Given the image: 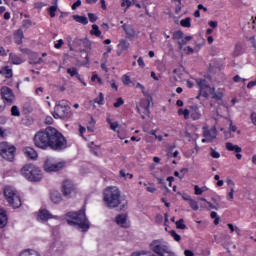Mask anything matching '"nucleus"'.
I'll return each instance as SVG.
<instances>
[{
  "label": "nucleus",
  "instance_id": "1",
  "mask_svg": "<svg viewBox=\"0 0 256 256\" xmlns=\"http://www.w3.org/2000/svg\"><path fill=\"white\" fill-rule=\"evenodd\" d=\"M33 144L41 151H64L67 149V138L57 128L48 126L35 133Z\"/></svg>",
  "mask_w": 256,
  "mask_h": 256
},
{
  "label": "nucleus",
  "instance_id": "2",
  "mask_svg": "<svg viewBox=\"0 0 256 256\" xmlns=\"http://www.w3.org/2000/svg\"><path fill=\"white\" fill-rule=\"evenodd\" d=\"M103 201L108 209L119 207L121 211L127 208V201L121 197V190L115 186L107 187L103 192Z\"/></svg>",
  "mask_w": 256,
  "mask_h": 256
},
{
  "label": "nucleus",
  "instance_id": "3",
  "mask_svg": "<svg viewBox=\"0 0 256 256\" xmlns=\"http://www.w3.org/2000/svg\"><path fill=\"white\" fill-rule=\"evenodd\" d=\"M66 222L68 225L75 227L77 225L79 229L85 233L89 231V220L87 219V215L85 214V208L80 209L77 212H68L66 213Z\"/></svg>",
  "mask_w": 256,
  "mask_h": 256
},
{
  "label": "nucleus",
  "instance_id": "4",
  "mask_svg": "<svg viewBox=\"0 0 256 256\" xmlns=\"http://www.w3.org/2000/svg\"><path fill=\"white\" fill-rule=\"evenodd\" d=\"M21 175L22 177H25L27 181H31L34 183H37L43 179V172H41V169L39 167L33 165V164H26L21 169Z\"/></svg>",
  "mask_w": 256,
  "mask_h": 256
},
{
  "label": "nucleus",
  "instance_id": "5",
  "mask_svg": "<svg viewBox=\"0 0 256 256\" xmlns=\"http://www.w3.org/2000/svg\"><path fill=\"white\" fill-rule=\"evenodd\" d=\"M4 197L9 207H12V209H19V207L23 205L19 192L11 186H6L4 188Z\"/></svg>",
  "mask_w": 256,
  "mask_h": 256
},
{
  "label": "nucleus",
  "instance_id": "6",
  "mask_svg": "<svg viewBox=\"0 0 256 256\" xmlns=\"http://www.w3.org/2000/svg\"><path fill=\"white\" fill-rule=\"evenodd\" d=\"M53 117L55 119H71L73 117L71 106H69L67 100H60L55 105Z\"/></svg>",
  "mask_w": 256,
  "mask_h": 256
},
{
  "label": "nucleus",
  "instance_id": "7",
  "mask_svg": "<svg viewBox=\"0 0 256 256\" xmlns=\"http://www.w3.org/2000/svg\"><path fill=\"white\" fill-rule=\"evenodd\" d=\"M15 153H17V148L8 142L0 143V156L5 161L13 162L15 161Z\"/></svg>",
  "mask_w": 256,
  "mask_h": 256
},
{
  "label": "nucleus",
  "instance_id": "8",
  "mask_svg": "<svg viewBox=\"0 0 256 256\" xmlns=\"http://www.w3.org/2000/svg\"><path fill=\"white\" fill-rule=\"evenodd\" d=\"M196 85H198L199 94L196 97V99H199V97H204V99H209V92L213 89L209 85V82H207V79L205 78H197Z\"/></svg>",
  "mask_w": 256,
  "mask_h": 256
},
{
  "label": "nucleus",
  "instance_id": "9",
  "mask_svg": "<svg viewBox=\"0 0 256 256\" xmlns=\"http://www.w3.org/2000/svg\"><path fill=\"white\" fill-rule=\"evenodd\" d=\"M151 103H153V97L151 96H147V98L140 101V107H137V112L141 115L142 119H145L151 115V110H149Z\"/></svg>",
  "mask_w": 256,
  "mask_h": 256
},
{
  "label": "nucleus",
  "instance_id": "10",
  "mask_svg": "<svg viewBox=\"0 0 256 256\" xmlns=\"http://www.w3.org/2000/svg\"><path fill=\"white\" fill-rule=\"evenodd\" d=\"M0 98L8 107H11V105L15 103V93H13V90L7 86H3L0 89Z\"/></svg>",
  "mask_w": 256,
  "mask_h": 256
},
{
  "label": "nucleus",
  "instance_id": "11",
  "mask_svg": "<svg viewBox=\"0 0 256 256\" xmlns=\"http://www.w3.org/2000/svg\"><path fill=\"white\" fill-rule=\"evenodd\" d=\"M65 167L63 162H55V160L48 158L44 162V171L46 173H56L57 171H61Z\"/></svg>",
  "mask_w": 256,
  "mask_h": 256
},
{
  "label": "nucleus",
  "instance_id": "12",
  "mask_svg": "<svg viewBox=\"0 0 256 256\" xmlns=\"http://www.w3.org/2000/svg\"><path fill=\"white\" fill-rule=\"evenodd\" d=\"M169 246L163 241V240H154L150 244V249L153 251V253H156V255H162L164 251H167Z\"/></svg>",
  "mask_w": 256,
  "mask_h": 256
},
{
  "label": "nucleus",
  "instance_id": "13",
  "mask_svg": "<svg viewBox=\"0 0 256 256\" xmlns=\"http://www.w3.org/2000/svg\"><path fill=\"white\" fill-rule=\"evenodd\" d=\"M62 193L64 197H71L73 193H77V188L75 187V184H73V181L71 180H65L62 184Z\"/></svg>",
  "mask_w": 256,
  "mask_h": 256
},
{
  "label": "nucleus",
  "instance_id": "14",
  "mask_svg": "<svg viewBox=\"0 0 256 256\" xmlns=\"http://www.w3.org/2000/svg\"><path fill=\"white\" fill-rule=\"evenodd\" d=\"M53 214L49 213V210L47 209H40L37 214V221H40V223H47L49 219H56Z\"/></svg>",
  "mask_w": 256,
  "mask_h": 256
},
{
  "label": "nucleus",
  "instance_id": "15",
  "mask_svg": "<svg viewBox=\"0 0 256 256\" xmlns=\"http://www.w3.org/2000/svg\"><path fill=\"white\" fill-rule=\"evenodd\" d=\"M208 94H211V99H214L215 101H217V103H221L225 95V89L219 88L217 91H215V88L212 87Z\"/></svg>",
  "mask_w": 256,
  "mask_h": 256
},
{
  "label": "nucleus",
  "instance_id": "16",
  "mask_svg": "<svg viewBox=\"0 0 256 256\" xmlns=\"http://www.w3.org/2000/svg\"><path fill=\"white\" fill-rule=\"evenodd\" d=\"M24 155L27 157V159H31V161H37V159H39V153H37V150H35L33 147H25Z\"/></svg>",
  "mask_w": 256,
  "mask_h": 256
},
{
  "label": "nucleus",
  "instance_id": "17",
  "mask_svg": "<svg viewBox=\"0 0 256 256\" xmlns=\"http://www.w3.org/2000/svg\"><path fill=\"white\" fill-rule=\"evenodd\" d=\"M203 117V114L201 113V110L199 109L198 105H191L190 106V119L192 121H199Z\"/></svg>",
  "mask_w": 256,
  "mask_h": 256
},
{
  "label": "nucleus",
  "instance_id": "18",
  "mask_svg": "<svg viewBox=\"0 0 256 256\" xmlns=\"http://www.w3.org/2000/svg\"><path fill=\"white\" fill-rule=\"evenodd\" d=\"M115 221L117 225L123 227L124 229L129 227V224H127V214H118L115 218Z\"/></svg>",
  "mask_w": 256,
  "mask_h": 256
},
{
  "label": "nucleus",
  "instance_id": "19",
  "mask_svg": "<svg viewBox=\"0 0 256 256\" xmlns=\"http://www.w3.org/2000/svg\"><path fill=\"white\" fill-rule=\"evenodd\" d=\"M122 29L126 34L127 39H133L136 35L135 29L131 25L123 24Z\"/></svg>",
  "mask_w": 256,
  "mask_h": 256
},
{
  "label": "nucleus",
  "instance_id": "20",
  "mask_svg": "<svg viewBox=\"0 0 256 256\" xmlns=\"http://www.w3.org/2000/svg\"><path fill=\"white\" fill-rule=\"evenodd\" d=\"M7 223H9L7 211H5V209L3 208H0V229H4V227H7Z\"/></svg>",
  "mask_w": 256,
  "mask_h": 256
},
{
  "label": "nucleus",
  "instance_id": "21",
  "mask_svg": "<svg viewBox=\"0 0 256 256\" xmlns=\"http://www.w3.org/2000/svg\"><path fill=\"white\" fill-rule=\"evenodd\" d=\"M9 61L12 65H21L22 63H24L23 58L13 52H10L9 54Z\"/></svg>",
  "mask_w": 256,
  "mask_h": 256
},
{
  "label": "nucleus",
  "instance_id": "22",
  "mask_svg": "<svg viewBox=\"0 0 256 256\" xmlns=\"http://www.w3.org/2000/svg\"><path fill=\"white\" fill-rule=\"evenodd\" d=\"M50 199L52 203H61L63 201V197L61 196V193L59 191H52L50 192Z\"/></svg>",
  "mask_w": 256,
  "mask_h": 256
},
{
  "label": "nucleus",
  "instance_id": "23",
  "mask_svg": "<svg viewBox=\"0 0 256 256\" xmlns=\"http://www.w3.org/2000/svg\"><path fill=\"white\" fill-rule=\"evenodd\" d=\"M0 75H3L5 79H11L13 77V69L9 68V66H4L0 69Z\"/></svg>",
  "mask_w": 256,
  "mask_h": 256
},
{
  "label": "nucleus",
  "instance_id": "24",
  "mask_svg": "<svg viewBox=\"0 0 256 256\" xmlns=\"http://www.w3.org/2000/svg\"><path fill=\"white\" fill-rule=\"evenodd\" d=\"M25 37V34H23V30L22 29H18L15 33H14V40L16 45H21L23 43V38Z\"/></svg>",
  "mask_w": 256,
  "mask_h": 256
},
{
  "label": "nucleus",
  "instance_id": "25",
  "mask_svg": "<svg viewBox=\"0 0 256 256\" xmlns=\"http://www.w3.org/2000/svg\"><path fill=\"white\" fill-rule=\"evenodd\" d=\"M225 147H226L227 151H234V153H241V151H243V149L241 147H239V145H234L231 142H227L225 144Z\"/></svg>",
  "mask_w": 256,
  "mask_h": 256
},
{
  "label": "nucleus",
  "instance_id": "26",
  "mask_svg": "<svg viewBox=\"0 0 256 256\" xmlns=\"http://www.w3.org/2000/svg\"><path fill=\"white\" fill-rule=\"evenodd\" d=\"M73 19L76 23H81L82 25H87L89 23V19H87L86 16L74 15Z\"/></svg>",
  "mask_w": 256,
  "mask_h": 256
},
{
  "label": "nucleus",
  "instance_id": "27",
  "mask_svg": "<svg viewBox=\"0 0 256 256\" xmlns=\"http://www.w3.org/2000/svg\"><path fill=\"white\" fill-rule=\"evenodd\" d=\"M204 137L206 139H209L210 141H213V139H215V137H217V132L215 129L206 130V131H204Z\"/></svg>",
  "mask_w": 256,
  "mask_h": 256
},
{
  "label": "nucleus",
  "instance_id": "28",
  "mask_svg": "<svg viewBox=\"0 0 256 256\" xmlns=\"http://www.w3.org/2000/svg\"><path fill=\"white\" fill-rule=\"evenodd\" d=\"M19 256H41V254H39V252H37L36 250L26 249L22 251Z\"/></svg>",
  "mask_w": 256,
  "mask_h": 256
},
{
  "label": "nucleus",
  "instance_id": "29",
  "mask_svg": "<svg viewBox=\"0 0 256 256\" xmlns=\"http://www.w3.org/2000/svg\"><path fill=\"white\" fill-rule=\"evenodd\" d=\"M178 115L181 116L183 115L184 119L187 120L189 117H191V106H189V109H179L178 110Z\"/></svg>",
  "mask_w": 256,
  "mask_h": 256
},
{
  "label": "nucleus",
  "instance_id": "30",
  "mask_svg": "<svg viewBox=\"0 0 256 256\" xmlns=\"http://www.w3.org/2000/svg\"><path fill=\"white\" fill-rule=\"evenodd\" d=\"M191 39H193L192 36H183L182 41H178V48L183 49V47H185V45H187L188 41H191Z\"/></svg>",
  "mask_w": 256,
  "mask_h": 256
},
{
  "label": "nucleus",
  "instance_id": "31",
  "mask_svg": "<svg viewBox=\"0 0 256 256\" xmlns=\"http://www.w3.org/2000/svg\"><path fill=\"white\" fill-rule=\"evenodd\" d=\"M67 73H68V75H70L71 77H75V78H77L79 81H81V75L79 74V72H77V68H68V69H67Z\"/></svg>",
  "mask_w": 256,
  "mask_h": 256
},
{
  "label": "nucleus",
  "instance_id": "32",
  "mask_svg": "<svg viewBox=\"0 0 256 256\" xmlns=\"http://www.w3.org/2000/svg\"><path fill=\"white\" fill-rule=\"evenodd\" d=\"M240 55H243V46H241V44H236L233 51V57H239Z\"/></svg>",
  "mask_w": 256,
  "mask_h": 256
},
{
  "label": "nucleus",
  "instance_id": "33",
  "mask_svg": "<svg viewBox=\"0 0 256 256\" xmlns=\"http://www.w3.org/2000/svg\"><path fill=\"white\" fill-rule=\"evenodd\" d=\"M90 35H95V37H101V30H99V26L97 24L92 25Z\"/></svg>",
  "mask_w": 256,
  "mask_h": 256
},
{
  "label": "nucleus",
  "instance_id": "34",
  "mask_svg": "<svg viewBox=\"0 0 256 256\" xmlns=\"http://www.w3.org/2000/svg\"><path fill=\"white\" fill-rule=\"evenodd\" d=\"M118 47L121 49V51H127V49L130 47V44L127 42V40L122 39L120 40Z\"/></svg>",
  "mask_w": 256,
  "mask_h": 256
},
{
  "label": "nucleus",
  "instance_id": "35",
  "mask_svg": "<svg viewBox=\"0 0 256 256\" xmlns=\"http://www.w3.org/2000/svg\"><path fill=\"white\" fill-rule=\"evenodd\" d=\"M94 103H97V105H105V95L100 92L98 97L94 99Z\"/></svg>",
  "mask_w": 256,
  "mask_h": 256
},
{
  "label": "nucleus",
  "instance_id": "36",
  "mask_svg": "<svg viewBox=\"0 0 256 256\" xmlns=\"http://www.w3.org/2000/svg\"><path fill=\"white\" fill-rule=\"evenodd\" d=\"M107 123H108V125H110V129L112 131H117V129L119 128V123L118 122H112L111 118H107Z\"/></svg>",
  "mask_w": 256,
  "mask_h": 256
},
{
  "label": "nucleus",
  "instance_id": "37",
  "mask_svg": "<svg viewBox=\"0 0 256 256\" xmlns=\"http://www.w3.org/2000/svg\"><path fill=\"white\" fill-rule=\"evenodd\" d=\"M180 25H181V27H186V28L191 27V18L186 17L185 19H182L180 21Z\"/></svg>",
  "mask_w": 256,
  "mask_h": 256
},
{
  "label": "nucleus",
  "instance_id": "38",
  "mask_svg": "<svg viewBox=\"0 0 256 256\" xmlns=\"http://www.w3.org/2000/svg\"><path fill=\"white\" fill-rule=\"evenodd\" d=\"M184 35H185V34L183 33V31L178 30V31H176V32L173 33L172 38H173L174 40H176V41H179L180 39H183Z\"/></svg>",
  "mask_w": 256,
  "mask_h": 256
},
{
  "label": "nucleus",
  "instance_id": "39",
  "mask_svg": "<svg viewBox=\"0 0 256 256\" xmlns=\"http://www.w3.org/2000/svg\"><path fill=\"white\" fill-rule=\"evenodd\" d=\"M11 115H12V117H21V111H19V107L15 106V105L12 106Z\"/></svg>",
  "mask_w": 256,
  "mask_h": 256
},
{
  "label": "nucleus",
  "instance_id": "40",
  "mask_svg": "<svg viewBox=\"0 0 256 256\" xmlns=\"http://www.w3.org/2000/svg\"><path fill=\"white\" fill-rule=\"evenodd\" d=\"M122 83L123 85L127 86V85H131V76L124 74L122 76Z\"/></svg>",
  "mask_w": 256,
  "mask_h": 256
},
{
  "label": "nucleus",
  "instance_id": "41",
  "mask_svg": "<svg viewBox=\"0 0 256 256\" xmlns=\"http://www.w3.org/2000/svg\"><path fill=\"white\" fill-rule=\"evenodd\" d=\"M121 105H125V100H123L121 97L117 98L116 102H114L113 106L115 109H119Z\"/></svg>",
  "mask_w": 256,
  "mask_h": 256
},
{
  "label": "nucleus",
  "instance_id": "42",
  "mask_svg": "<svg viewBox=\"0 0 256 256\" xmlns=\"http://www.w3.org/2000/svg\"><path fill=\"white\" fill-rule=\"evenodd\" d=\"M177 229H187V226L185 225V221L183 219H180L176 222Z\"/></svg>",
  "mask_w": 256,
  "mask_h": 256
},
{
  "label": "nucleus",
  "instance_id": "43",
  "mask_svg": "<svg viewBox=\"0 0 256 256\" xmlns=\"http://www.w3.org/2000/svg\"><path fill=\"white\" fill-rule=\"evenodd\" d=\"M170 235L171 237H173L174 241H177V242L181 241V235L177 234L175 230H171Z\"/></svg>",
  "mask_w": 256,
  "mask_h": 256
},
{
  "label": "nucleus",
  "instance_id": "44",
  "mask_svg": "<svg viewBox=\"0 0 256 256\" xmlns=\"http://www.w3.org/2000/svg\"><path fill=\"white\" fill-rule=\"evenodd\" d=\"M235 188L231 187L230 192L227 195V199L228 201H233V199H235Z\"/></svg>",
  "mask_w": 256,
  "mask_h": 256
},
{
  "label": "nucleus",
  "instance_id": "45",
  "mask_svg": "<svg viewBox=\"0 0 256 256\" xmlns=\"http://www.w3.org/2000/svg\"><path fill=\"white\" fill-rule=\"evenodd\" d=\"M56 11H57V6H50L48 8V13H49L50 17H52V18L55 17Z\"/></svg>",
  "mask_w": 256,
  "mask_h": 256
},
{
  "label": "nucleus",
  "instance_id": "46",
  "mask_svg": "<svg viewBox=\"0 0 256 256\" xmlns=\"http://www.w3.org/2000/svg\"><path fill=\"white\" fill-rule=\"evenodd\" d=\"M210 156L213 159H219V157H221V154L217 152L215 149L211 148Z\"/></svg>",
  "mask_w": 256,
  "mask_h": 256
},
{
  "label": "nucleus",
  "instance_id": "47",
  "mask_svg": "<svg viewBox=\"0 0 256 256\" xmlns=\"http://www.w3.org/2000/svg\"><path fill=\"white\" fill-rule=\"evenodd\" d=\"M64 44L65 42L63 41V39H59L55 42L54 47L55 49H61Z\"/></svg>",
  "mask_w": 256,
  "mask_h": 256
},
{
  "label": "nucleus",
  "instance_id": "48",
  "mask_svg": "<svg viewBox=\"0 0 256 256\" xmlns=\"http://www.w3.org/2000/svg\"><path fill=\"white\" fill-rule=\"evenodd\" d=\"M131 5H132L131 0H122L121 2V7H126V9H129Z\"/></svg>",
  "mask_w": 256,
  "mask_h": 256
},
{
  "label": "nucleus",
  "instance_id": "49",
  "mask_svg": "<svg viewBox=\"0 0 256 256\" xmlns=\"http://www.w3.org/2000/svg\"><path fill=\"white\" fill-rule=\"evenodd\" d=\"M88 19L90 23H95V21H97V15H95L94 13H88Z\"/></svg>",
  "mask_w": 256,
  "mask_h": 256
},
{
  "label": "nucleus",
  "instance_id": "50",
  "mask_svg": "<svg viewBox=\"0 0 256 256\" xmlns=\"http://www.w3.org/2000/svg\"><path fill=\"white\" fill-rule=\"evenodd\" d=\"M194 193L195 195H203V189L200 188L198 185L194 186Z\"/></svg>",
  "mask_w": 256,
  "mask_h": 256
},
{
  "label": "nucleus",
  "instance_id": "51",
  "mask_svg": "<svg viewBox=\"0 0 256 256\" xmlns=\"http://www.w3.org/2000/svg\"><path fill=\"white\" fill-rule=\"evenodd\" d=\"M31 25H33V22L30 19L23 20V27H25L26 29H29Z\"/></svg>",
  "mask_w": 256,
  "mask_h": 256
},
{
  "label": "nucleus",
  "instance_id": "52",
  "mask_svg": "<svg viewBox=\"0 0 256 256\" xmlns=\"http://www.w3.org/2000/svg\"><path fill=\"white\" fill-rule=\"evenodd\" d=\"M233 81H234V83H239L241 81H243V83H245V81H247V79L241 78V76L236 75V76L233 77Z\"/></svg>",
  "mask_w": 256,
  "mask_h": 256
},
{
  "label": "nucleus",
  "instance_id": "53",
  "mask_svg": "<svg viewBox=\"0 0 256 256\" xmlns=\"http://www.w3.org/2000/svg\"><path fill=\"white\" fill-rule=\"evenodd\" d=\"M200 201H204V203H207L209 209H217L215 205H213V203L207 201V199L205 198H200Z\"/></svg>",
  "mask_w": 256,
  "mask_h": 256
},
{
  "label": "nucleus",
  "instance_id": "54",
  "mask_svg": "<svg viewBox=\"0 0 256 256\" xmlns=\"http://www.w3.org/2000/svg\"><path fill=\"white\" fill-rule=\"evenodd\" d=\"M7 106V103H5L4 100L0 98V113H3V111H5V107Z\"/></svg>",
  "mask_w": 256,
  "mask_h": 256
},
{
  "label": "nucleus",
  "instance_id": "55",
  "mask_svg": "<svg viewBox=\"0 0 256 256\" xmlns=\"http://www.w3.org/2000/svg\"><path fill=\"white\" fill-rule=\"evenodd\" d=\"M137 63L139 65V67H141L142 69H144L145 67V61L143 60V57H139L137 60Z\"/></svg>",
  "mask_w": 256,
  "mask_h": 256
},
{
  "label": "nucleus",
  "instance_id": "56",
  "mask_svg": "<svg viewBox=\"0 0 256 256\" xmlns=\"http://www.w3.org/2000/svg\"><path fill=\"white\" fill-rule=\"evenodd\" d=\"M77 7H81V0H77L76 2H74L72 4V11H75V9H77Z\"/></svg>",
  "mask_w": 256,
  "mask_h": 256
},
{
  "label": "nucleus",
  "instance_id": "57",
  "mask_svg": "<svg viewBox=\"0 0 256 256\" xmlns=\"http://www.w3.org/2000/svg\"><path fill=\"white\" fill-rule=\"evenodd\" d=\"M53 117H51V116H47L46 118H45V123H46V125H53Z\"/></svg>",
  "mask_w": 256,
  "mask_h": 256
},
{
  "label": "nucleus",
  "instance_id": "58",
  "mask_svg": "<svg viewBox=\"0 0 256 256\" xmlns=\"http://www.w3.org/2000/svg\"><path fill=\"white\" fill-rule=\"evenodd\" d=\"M0 56L7 57V50L3 46H0Z\"/></svg>",
  "mask_w": 256,
  "mask_h": 256
},
{
  "label": "nucleus",
  "instance_id": "59",
  "mask_svg": "<svg viewBox=\"0 0 256 256\" xmlns=\"http://www.w3.org/2000/svg\"><path fill=\"white\" fill-rule=\"evenodd\" d=\"M161 256H175V253L171 252V250L167 248V250L164 251V253Z\"/></svg>",
  "mask_w": 256,
  "mask_h": 256
},
{
  "label": "nucleus",
  "instance_id": "60",
  "mask_svg": "<svg viewBox=\"0 0 256 256\" xmlns=\"http://www.w3.org/2000/svg\"><path fill=\"white\" fill-rule=\"evenodd\" d=\"M146 191H148V193H155V191H157V188H155V186H148L146 188Z\"/></svg>",
  "mask_w": 256,
  "mask_h": 256
},
{
  "label": "nucleus",
  "instance_id": "61",
  "mask_svg": "<svg viewBox=\"0 0 256 256\" xmlns=\"http://www.w3.org/2000/svg\"><path fill=\"white\" fill-rule=\"evenodd\" d=\"M87 131V129L83 126H79V133L81 135V137H83V134Z\"/></svg>",
  "mask_w": 256,
  "mask_h": 256
},
{
  "label": "nucleus",
  "instance_id": "62",
  "mask_svg": "<svg viewBox=\"0 0 256 256\" xmlns=\"http://www.w3.org/2000/svg\"><path fill=\"white\" fill-rule=\"evenodd\" d=\"M184 255H185V256H195V253H193L192 250H185V251H184Z\"/></svg>",
  "mask_w": 256,
  "mask_h": 256
},
{
  "label": "nucleus",
  "instance_id": "63",
  "mask_svg": "<svg viewBox=\"0 0 256 256\" xmlns=\"http://www.w3.org/2000/svg\"><path fill=\"white\" fill-rule=\"evenodd\" d=\"M250 41H251V43H252L253 49H255V51H256V40H255V37L252 36V37L250 38Z\"/></svg>",
  "mask_w": 256,
  "mask_h": 256
},
{
  "label": "nucleus",
  "instance_id": "64",
  "mask_svg": "<svg viewBox=\"0 0 256 256\" xmlns=\"http://www.w3.org/2000/svg\"><path fill=\"white\" fill-rule=\"evenodd\" d=\"M251 121H252V123H253L254 125H256V113H255V112H253V113L251 114Z\"/></svg>",
  "mask_w": 256,
  "mask_h": 256
}]
</instances>
